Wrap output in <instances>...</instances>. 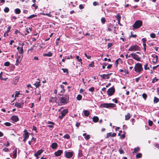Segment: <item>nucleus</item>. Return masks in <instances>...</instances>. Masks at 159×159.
<instances>
[{"label":"nucleus","mask_w":159,"mask_h":159,"mask_svg":"<svg viewBox=\"0 0 159 159\" xmlns=\"http://www.w3.org/2000/svg\"><path fill=\"white\" fill-rule=\"evenodd\" d=\"M116 18V20H117L118 22H120L121 19V16L120 14L118 13L115 16Z\"/></svg>","instance_id":"obj_24"},{"label":"nucleus","mask_w":159,"mask_h":159,"mask_svg":"<svg viewBox=\"0 0 159 159\" xmlns=\"http://www.w3.org/2000/svg\"><path fill=\"white\" fill-rule=\"evenodd\" d=\"M94 61H93L91 62V63L89 64V66L91 67H93L94 66Z\"/></svg>","instance_id":"obj_50"},{"label":"nucleus","mask_w":159,"mask_h":159,"mask_svg":"<svg viewBox=\"0 0 159 159\" xmlns=\"http://www.w3.org/2000/svg\"><path fill=\"white\" fill-rule=\"evenodd\" d=\"M36 16H37L36 15L33 14V15H31V16H30L27 17V19H30L33 18Z\"/></svg>","instance_id":"obj_32"},{"label":"nucleus","mask_w":159,"mask_h":159,"mask_svg":"<svg viewBox=\"0 0 159 159\" xmlns=\"http://www.w3.org/2000/svg\"><path fill=\"white\" fill-rule=\"evenodd\" d=\"M68 112V110L67 109H66L61 111V114L65 116Z\"/></svg>","instance_id":"obj_18"},{"label":"nucleus","mask_w":159,"mask_h":159,"mask_svg":"<svg viewBox=\"0 0 159 159\" xmlns=\"http://www.w3.org/2000/svg\"><path fill=\"white\" fill-rule=\"evenodd\" d=\"M17 49L18 50L19 53H22L23 52V49L22 47H18L17 48Z\"/></svg>","instance_id":"obj_26"},{"label":"nucleus","mask_w":159,"mask_h":159,"mask_svg":"<svg viewBox=\"0 0 159 159\" xmlns=\"http://www.w3.org/2000/svg\"><path fill=\"white\" fill-rule=\"evenodd\" d=\"M34 106V103H32L29 104V107L31 108H33Z\"/></svg>","instance_id":"obj_45"},{"label":"nucleus","mask_w":159,"mask_h":159,"mask_svg":"<svg viewBox=\"0 0 159 159\" xmlns=\"http://www.w3.org/2000/svg\"><path fill=\"white\" fill-rule=\"evenodd\" d=\"M115 89L114 86H113L109 89L107 91V94L109 96H111L115 92Z\"/></svg>","instance_id":"obj_6"},{"label":"nucleus","mask_w":159,"mask_h":159,"mask_svg":"<svg viewBox=\"0 0 159 159\" xmlns=\"http://www.w3.org/2000/svg\"><path fill=\"white\" fill-rule=\"evenodd\" d=\"M143 25L142 21L139 20H137L134 23L133 26V30L139 28L141 27Z\"/></svg>","instance_id":"obj_3"},{"label":"nucleus","mask_w":159,"mask_h":159,"mask_svg":"<svg viewBox=\"0 0 159 159\" xmlns=\"http://www.w3.org/2000/svg\"><path fill=\"white\" fill-rule=\"evenodd\" d=\"M73 155V152H67L66 153L65 157L67 158H70Z\"/></svg>","instance_id":"obj_9"},{"label":"nucleus","mask_w":159,"mask_h":159,"mask_svg":"<svg viewBox=\"0 0 159 159\" xmlns=\"http://www.w3.org/2000/svg\"><path fill=\"white\" fill-rule=\"evenodd\" d=\"M58 146L57 144L56 143H52L51 147L53 149H55Z\"/></svg>","instance_id":"obj_20"},{"label":"nucleus","mask_w":159,"mask_h":159,"mask_svg":"<svg viewBox=\"0 0 159 159\" xmlns=\"http://www.w3.org/2000/svg\"><path fill=\"white\" fill-rule=\"evenodd\" d=\"M148 66V64L147 63L144 65V68L145 70H149L150 68L149 67H147Z\"/></svg>","instance_id":"obj_37"},{"label":"nucleus","mask_w":159,"mask_h":159,"mask_svg":"<svg viewBox=\"0 0 159 159\" xmlns=\"http://www.w3.org/2000/svg\"><path fill=\"white\" fill-rule=\"evenodd\" d=\"M52 55V53L50 52H48L47 53H44L43 54L44 56H47L48 57H51Z\"/></svg>","instance_id":"obj_25"},{"label":"nucleus","mask_w":159,"mask_h":159,"mask_svg":"<svg viewBox=\"0 0 159 159\" xmlns=\"http://www.w3.org/2000/svg\"><path fill=\"white\" fill-rule=\"evenodd\" d=\"M83 156L82 151V150L80 149L79 150L78 156L79 157H81Z\"/></svg>","instance_id":"obj_31"},{"label":"nucleus","mask_w":159,"mask_h":159,"mask_svg":"<svg viewBox=\"0 0 159 159\" xmlns=\"http://www.w3.org/2000/svg\"><path fill=\"white\" fill-rule=\"evenodd\" d=\"M93 4L94 6H96L98 5V3L97 2L95 1L93 2Z\"/></svg>","instance_id":"obj_57"},{"label":"nucleus","mask_w":159,"mask_h":159,"mask_svg":"<svg viewBox=\"0 0 159 159\" xmlns=\"http://www.w3.org/2000/svg\"><path fill=\"white\" fill-rule=\"evenodd\" d=\"M140 48L137 45H134L131 46L129 49L128 51H140Z\"/></svg>","instance_id":"obj_5"},{"label":"nucleus","mask_w":159,"mask_h":159,"mask_svg":"<svg viewBox=\"0 0 159 159\" xmlns=\"http://www.w3.org/2000/svg\"><path fill=\"white\" fill-rule=\"evenodd\" d=\"M142 97L145 100H146L147 98V95L145 93H143L142 94Z\"/></svg>","instance_id":"obj_36"},{"label":"nucleus","mask_w":159,"mask_h":159,"mask_svg":"<svg viewBox=\"0 0 159 159\" xmlns=\"http://www.w3.org/2000/svg\"><path fill=\"white\" fill-rule=\"evenodd\" d=\"M82 98V96L80 94H79L77 95L76 99L77 100L79 101H80L81 100Z\"/></svg>","instance_id":"obj_33"},{"label":"nucleus","mask_w":159,"mask_h":159,"mask_svg":"<svg viewBox=\"0 0 159 159\" xmlns=\"http://www.w3.org/2000/svg\"><path fill=\"white\" fill-rule=\"evenodd\" d=\"M99 118L97 116H94L93 118V121L94 123H97L98 121Z\"/></svg>","instance_id":"obj_21"},{"label":"nucleus","mask_w":159,"mask_h":159,"mask_svg":"<svg viewBox=\"0 0 159 159\" xmlns=\"http://www.w3.org/2000/svg\"><path fill=\"white\" fill-rule=\"evenodd\" d=\"M116 133H113L112 134H111V133H107V136L105 137L106 138L108 139V138L110 137H114L116 136Z\"/></svg>","instance_id":"obj_10"},{"label":"nucleus","mask_w":159,"mask_h":159,"mask_svg":"<svg viewBox=\"0 0 159 159\" xmlns=\"http://www.w3.org/2000/svg\"><path fill=\"white\" fill-rule=\"evenodd\" d=\"M112 66V64L108 65L107 66V69H110L111 67Z\"/></svg>","instance_id":"obj_62"},{"label":"nucleus","mask_w":159,"mask_h":159,"mask_svg":"<svg viewBox=\"0 0 159 159\" xmlns=\"http://www.w3.org/2000/svg\"><path fill=\"white\" fill-rule=\"evenodd\" d=\"M153 101L154 103H157L159 101V99L155 97L154 98Z\"/></svg>","instance_id":"obj_34"},{"label":"nucleus","mask_w":159,"mask_h":159,"mask_svg":"<svg viewBox=\"0 0 159 159\" xmlns=\"http://www.w3.org/2000/svg\"><path fill=\"white\" fill-rule=\"evenodd\" d=\"M101 21L102 24H104L106 21L105 18L104 17H102L101 19Z\"/></svg>","instance_id":"obj_49"},{"label":"nucleus","mask_w":159,"mask_h":159,"mask_svg":"<svg viewBox=\"0 0 159 159\" xmlns=\"http://www.w3.org/2000/svg\"><path fill=\"white\" fill-rule=\"evenodd\" d=\"M116 106V105L115 104L112 103H102L100 105V107L102 108H113L115 107Z\"/></svg>","instance_id":"obj_2"},{"label":"nucleus","mask_w":159,"mask_h":159,"mask_svg":"<svg viewBox=\"0 0 159 159\" xmlns=\"http://www.w3.org/2000/svg\"><path fill=\"white\" fill-rule=\"evenodd\" d=\"M150 37L152 38H154L156 37V35L154 33H152L150 35Z\"/></svg>","instance_id":"obj_51"},{"label":"nucleus","mask_w":159,"mask_h":159,"mask_svg":"<svg viewBox=\"0 0 159 159\" xmlns=\"http://www.w3.org/2000/svg\"><path fill=\"white\" fill-rule=\"evenodd\" d=\"M11 119L13 121V123L19 121V117L16 115H13L11 117Z\"/></svg>","instance_id":"obj_7"},{"label":"nucleus","mask_w":159,"mask_h":159,"mask_svg":"<svg viewBox=\"0 0 159 159\" xmlns=\"http://www.w3.org/2000/svg\"><path fill=\"white\" fill-rule=\"evenodd\" d=\"M131 35L129 36V38H131V37H134V38H135L137 37V35L135 34H132V32H131Z\"/></svg>","instance_id":"obj_52"},{"label":"nucleus","mask_w":159,"mask_h":159,"mask_svg":"<svg viewBox=\"0 0 159 159\" xmlns=\"http://www.w3.org/2000/svg\"><path fill=\"white\" fill-rule=\"evenodd\" d=\"M24 104L23 102L19 103L16 102L15 103V106L19 108H22Z\"/></svg>","instance_id":"obj_13"},{"label":"nucleus","mask_w":159,"mask_h":159,"mask_svg":"<svg viewBox=\"0 0 159 159\" xmlns=\"http://www.w3.org/2000/svg\"><path fill=\"white\" fill-rule=\"evenodd\" d=\"M4 124L7 126H10L11 125V123L9 122H6L5 123H4Z\"/></svg>","instance_id":"obj_43"},{"label":"nucleus","mask_w":159,"mask_h":159,"mask_svg":"<svg viewBox=\"0 0 159 159\" xmlns=\"http://www.w3.org/2000/svg\"><path fill=\"white\" fill-rule=\"evenodd\" d=\"M14 12L16 14H19L20 13L21 11L19 9L16 8Z\"/></svg>","instance_id":"obj_29"},{"label":"nucleus","mask_w":159,"mask_h":159,"mask_svg":"<svg viewBox=\"0 0 159 159\" xmlns=\"http://www.w3.org/2000/svg\"><path fill=\"white\" fill-rule=\"evenodd\" d=\"M141 78V76L137 78H136V79H135V80H136V81L137 82H138V81H139V80L140 78Z\"/></svg>","instance_id":"obj_63"},{"label":"nucleus","mask_w":159,"mask_h":159,"mask_svg":"<svg viewBox=\"0 0 159 159\" xmlns=\"http://www.w3.org/2000/svg\"><path fill=\"white\" fill-rule=\"evenodd\" d=\"M112 43H108V45H107V46H108V48H110L112 46Z\"/></svg>","instance_id":"obj_58"},{"label":"nucleus","mask_w":159,"mask_h":159,"mask_svg":"<svg viewBox=\"0 0 159 159\" xmlns=\"http://www.w3.org/2000/svg\"><path fill=\"white\" fill-rule=\"evenodd\" d=\"M21 61V60H16V61L15 65L16 66H18L20 62Z\"/></svg>","instance_id":"obj_53"},{"label":"nucleus","mask_w":159,"mask_h":159,"mask_svg":"<svg viewBox=\"0 0 159 159\" xmlns=\"http://www.w3.org/2000/svg\"><path fill=\"white\" fill-rule=\"evenodd\" d=\"M3 150L5 152H7L9 151V149L7 148H5L3 149Z\"/></svg>","instance_id":"obj_56"},{"label":"nucleus","mask_w":159,"mask_h":159,"mask_svg":"<svg viewBox=\"0 0 159 159\" xmlns=\"http://www.w3.org/2000/svg\"><path fill=\"white\" fill-rule=\"evenodd\" d=\"M131 57L135 60H139L138 58V55L132 53L128 56V57Z\"/></svg>","instance_id":"obj_11"},{"label":"nucleus","mask_w":159,"mask_h":159,"mask_svg":"<svg viewBox=\"0 0 159 159\" xmlns=\"http://www.w3.org/2000/svg\"><path fill=\"white\" fill-rule=\"evenodd\" d=\"M142 156V154L140 153L137 154L136 156V158H139L141 157Z\"/></svg>","instance_id":"obj_30"},{"label":"nucleus","mask_w":159,"mask_h":159,"mask_svg":"<svg viewBox=\"0 0 159 159\" xmlns=\"http://www.w3.org/2000/svg\"><path fill=\"white\" fill-rule=\"evenodd\" d=\"M63 153V151L61 150H59L54 153V155L56 157L60 156Z\"/></svg>","instance_id":"obj_12"},{"label":"nucleus","mask_w":159,"mask_h":159,"mask_svg":"<svg viewBox=\"0 0 159 159\" xmlns=\"http://www.w3.org/2000/svg\"><path fill=\"white\" fill-rule=\"evenodd\" d=\"M107 64H103V65L102 66V68L104 69L105 68L106 66H107Z\"/></svg>","instance_id":"obj_61"},{"label":"nucleus","mask_w":159,"mask_h":159,"mask_svg":"<svg viewBox=\"0 0 159 159\" xmlns=\"http://www.w3.org/2000/svg\"><path fill=\"white\" fill-rule=\"evenodd\" d=\"M63 137L65 139H69L70 138V136L68 134H66L64 135Z\"/></svg>","instance_id":"obj_35"},{"label":"nucleus","mask_w":159,"mask_h":159,"mask_svg":"<svg viewBox=\"0 0 159 159\" xmlns=\"http://www.w3.org/2000/svg\"><path fill=\"white\" fill-rule=\"evenodd\" d=\"M143 48H144V51H145L146 50V43H143Z\"/></svg>","instance_id":"obj_60"},{"label":"nucleus","mask_w":159,"mask_h":159,"mask_svg":"<svg viewBox=\"0 0 159 159\" xmlns=\"http://www.w3.org/2000/svg\"><path fill=\"white\" fill-rule=\"evenodd\" d=\"M4 11L6 13L8 12L9 11V9L8 7H6L4 10Z\"/></svg>","instance_id":"obj_42"},{"label":"nucleus","mask_w":159,"mask_h":159,"mask_svg":"<svg viewBox=\"0 0 159 159\" xmlns=\"http://www.w3.org/2000/svg\"><path fill=\"white\" fill-rule=\"evenodd\" d=\"M43 152V150L42 149L39 150L36 153L34 154V156L37 158H39V156Z\"/></svg>","instance_id":"obj_14"},{"label":"nucleus","mask_w":159,"mask_h":159,"mask_svg":"<svg viewBox=\"0 0 159 159\" xmlns=\"http://www.w3.org/2000/svg\"><path fill=\"white\" fill-rule=\"evenodd\" d=\"M69 101V96L68 95L66 94L64 95L63 97L59 98L58 100L59 102H58L57 100H55V102L58 104L59 106L66 104Z\"/></svg>","instance_id":"obj_1"},{"label":"nucleus","mask_w":159,"mask_h":159,"mask_svg":"<svg viewBox=\"0 0 159 159\" xmlns=\"http://www.w3.org/2000/svg\"><path fill=\"white\" fill-rule=\"evenodd\" d=\"M25 133L23 134L24 138L28 139L29 137V133L26 129H25L24 131Z\"/></svg>","instance_id":"obj_15"},{"label":"nucleus","mask_w":159,"mask_h":159,"mask_svg":"<svg viewBox=\"0 0 159 159\" xmlns=\"http://www.w3.org/2000/svg\"><path fill=\"white\" fill-rule=\"evenodd\" d=\"M79 7L80 9H82L84 8L82 4L80 5Z\"/></svg>","instance_id":"obj_64"},{"label":"nucleus","mask_w":159,"mask_h":159,"mask_svg":"<svg viewBox=\"0 0 159 159\" xmlns=\"http://www.w3.org/2000/svg\"><path fill=\"white\" fill-rule=\"evenodd\" d=\"M17 149L15 148L13 151V158L15 159L16 158L17 156Z\"/></svg>","instance_id":"obj_16"},{"label":"nucleus","mask_w":159,"mask_h":159,"mask_svg":"<svg viewBox=\"0 0 159 159\" xmlns=\"http://www.w3.org/2000/svg\"><path fill=\"white\" fill-rule=\"evenodd\" d=\"M36 140V138L33 137L32 138L31 141V142H35Z\"/></svg>","instance_id":"obj_59"},{"label":"nucleus","mask_w":159,"mask_h":159,"mask_svg":"<svg viewBox=\"0 0 159 159\" xmlns=\"http://www.w3.org/2000/svg\"><path fill=\"white\" fill-rule=\"evenodd\" d=\"M112 101L116 103H118V101L117 100V99L116 98H115V99H113L112 100Z\"/></svg>","instance_id":"obj_55"},{"label":"nucleus","mask_w":159,"mask_h":159,"mask_svg":"<svg viewBox=\"0 0 159 159\" xmlns=\"http://www.w3.org/2000/svg\"><path fill=\"white\" fill-rule=\"evenodd\" d=\"M84 115L86 116H88L89 115V111L85 110L84 111Z\"/></svg>","instance_id":"obj_27"},{"label":"nucleus","mask_w":159,"mask_h":159,"mask_svg":"<svg viewBox=\"0 0 159 159\" xmlns=\"http://www.w3.org/2000/svg\"><path fill=\"white\" fill-rule=\"evenodd\" d=\"M47 124H50V125H47L48 127H49V128L53 127V125L55 124V123L54 122H52V121H48V122Z\"/></svg>","instance_id":"obj_17"},{"label":"nucleus","mask_w":159,"mask_h":159,"mask_svg":"<svg viewBox=\"0 0 159 159\" xmlns=\"http://www.w3.org/2000/svg\"><path fill=\"white\" fill-rule=\"evenodd\" d=\"M10 65V63L9 61L6 62L4 64V66H9Z\"/></svg>","instance_id":"obj_44"},{"label":"nucleus","mask_w":159,"mask_h":159,"mask_svg":"<svg viewBox=\"0 0 159 159\" xmlns=\"http://www.w3.org/2000/svg\"><path fill=\"white\" fill-rule=\"evenodd\" d=\"M153 122L152 121H151L150 120H148V125L149 126H152L153 125Z\"/></svg>","instance_id":"obj_47"},{"label":"nucleus","mask_w":159,"mask_h":159,"mask_svg":"<svg viewBox=\"0 0 159 159\" xmlns=\"http://www.w3.org/2000/svg\"><path fill=\"white\" fill-rule=\"evenodd\" d=\"M36 129H37L36 127L35 126L33 125V128L32 129V130H33L35 131L36 133H37Z\"/></svg>","instance_id":"obj_54"},{"label":"nucleus","mask_w":159,"mask_h":159,"mask_svg":"<svg viewBox=\"0 0 159 159\" xmlns=\"http://www.w3.org/2000/svg\"><path fill=\"white\" fill-rule=\"evenodd\" d=\"M38 80H39V81L36 82L34 84V85L36 88H38L41 85V84H40V80L39 79H38Z\"/></svg>","instance_id":"obj_19"},{"label":"nucleus","mask_w":159,"mask_h":159,"mask_svg":"<svg viewBox=\"0 0 159 159\" xmlns=\"http://www.w3.org/2000/svg\"><path fill=\"white\" fill-rule=\"evenodd\" d=\"M140 150V148L139 147H137L134 148V151L133 152V153H136Z\"/></svg>","instance_id":"obj_28"},{"label":"nucleus","mask_w":159,"mask_h":159,"mask_svg":"<svg viewBox=\"0 0 159 159\" xmlns=\"http://www.w3.org/2000/svg\"><path fill=\"white\" fill-rule=\"evenodd\" d=\"M131 116H132L130 115V114L129 113H127V114L125 116V120H129Z\"/></svg>","instance_id":"obj_23"},{"label":"nucleus","mask_w":159,"mask_h":159,"mask_svg":"<svg viewBox=\"0 0 159 159\" xmlns=\"http://www.w3.org/2000/svg\"><path fill=\"white\" fill-rule=\"evenodd\" d=\"M119 151L120 154H124L125 153L124 151L122 150L121 147L120 148Z\"/></svg>","instance_id":"obj_39"},{"label":"nucleus","mask_w":159,"mask_h":159,"mask_svg":"<svg viewBox=\"0 0 159 159\" xmlns=\"http://www.w3.org/2000/svg\"><path fill=\"white\" fill-rule=\"evenodd\" d=\"M62 70H63V72L64 73L66 72L67 73H68V70L66 68H62Z\"/></svg>","instance_id":"obj_48"},{"label":"nucleus","mask_w":159,"mask_h":159,"mask_svg":"<svg viewBox=\"0 0 159 159\" xmlns=\"http://www.w3.org/2000/svg\"><path fill=\"white\" fill-rule=\"evenodd\" d=\"M159 80L158 79H157L156 77H155L154 79L152 80V83H154L155 82Z\"/></svg>","instance_id":"obj_41"},{"label":"nucleus","mask_w":159,"mask_h":159,"mask_svg":"<svg viewBox=\"0 0 159 159\" xmlns=\"http://www.w3.org/2000/svg\"><path fill=\"white\" fill-rule=\"evenodd\" d=\"M84 55L88 59H90L91 58V56L89 54H87L86 53H85Z\"/></svg>","instance_id":"obj_38"},{"label":"nucleus","mask_w":159,"mask_h":159,"mask_svg":"<svg viewBox=\"0 0 159 159\" xmlns=\"http://www.w3.org/2000/svg\"><path fill=\"white\" fill-rule=\"evenodd\" d=\"M143 70L142 64L139 63L136 64L134 67V70L137 73H140Z\"/></svg>","instance_id":"obj_4"},{"label":"nucleus","mask_w":159,"mask_h":159,"mask_svg":"<svg viewBox=\"0 0 159 159\" xmlns=\"http://www.w3.org/2000/svg\"><path fill=\"white\" fill-rule=\"evenodd\" d=\"M99 75L101 77V78L103 79H104L106 78H107V79H109V77H107V74H103V75Z\"/></svg>","instance_id":"obj_22"},{"label":"nucleus","mask_w":159,"mask_h":159,"mask_svg":"<svg viewBox=\"0 0 159 159\" xmlns=\"http://www.w3.org/2000/svg\"><path fill=\"white\" fill-rule=\"evenodd\" d=\"M119 71L120 72H122L121 74L124 76L126 75L127 74H128L129 73L128 70L125 69H120L119 70Z\"/></svg>","instance_id":"obj_8"},{"label":"nucleus","mask_w":159,"mask_h":159,"mask_svg":"<svg viewBox=\"0 0 159 159\" xmlns=\"http://www.w3.org/2000/svg\"><path fill=\"white\" fill-rule=\"evenodd\" d=\"M90 138V136L89 134H88L85 137V139L87 140H89Z\"/></svg>","instance_id":"obj_40"},{"label":"nucleus","mask_w":159,"mask_h":159,"mask_svg":"<svg viewBox=\"0 0 159 159\" xmlns=\"http://www.w3.org/2000/svg\"><path fill=\"white\" fill-rule=\"evenodd\" d=\"M89 91L93 92L94 91V87H91L89 89Z\"/></svg>","instance_id":"obj_46"}]
</instances>
